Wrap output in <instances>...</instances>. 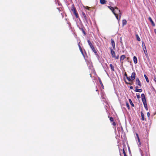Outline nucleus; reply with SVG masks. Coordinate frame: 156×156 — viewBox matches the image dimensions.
<instances>
[{"instance_id": "obj_35", "label": "nucleus", "mask_w": 156, "mask_h": 156, "mask_svg": "<svg viewBox=\"0 0 156 156\" xmlns=\"http://www.w3.org/2000/svg\"><path fill=\"white\" fill-rule=\"evenodd\" d=\"M100 83L101 84V85H102L103 86V84H102V83L101 82V80L100 81Z\"/></svg>"}, {"instance_id": "obj_13", "label": "nucleus", "mask_w": 156, "mask_h": 156, "mask_svg": "<svg viewBox=\"0 0 156 156\" xmlns=\"http://www.w3.org/2000/svg\"><path fill=\"white\" fill-rule=\"evenodd\" d=\"M121 15H122V13L120 11L118 13V15H119V19H117L118 21H119L120 20V18H121Z\"/></svg>"}, {"instance_id": "obj_23", "label": "nucleus", "mask_w": 156, "mask_h": 156, "mask_svg": "<svg viewBox=\"0 0 156 156\" xmlns=\"http://www.w3.org/2000/svg\"><path fill=\"white\" fill-rule=\"evenodd\" d=\"M108 7L112 11H112H113V10L114 9V8H113L111 6H108Z\"/></svg>"}, {"instance_id": "obj_24", "label": "nucleus", "mask_w": 156, "mask_h": 156, "mask_svg": "<svg viewBox=\"0 0 156 156\" xmlns=\"http://www.w3.org/2000/svg\"><path fill=\"white\" fill-rule=\"evenodd\" d=\"M110 66L111 69L112 71H114V67L112 64H110Z\"/></svg>"}, {"instance_id": "obj_37", "label": "nucleus", "mask_w": 156, "mask_h": 156, "mask_svg": "<svg viewBox=\"0 0 156 156\" xmlns=\"http://www.w3.org/2000/svg\"><path fill=\"white\" fill-rule=\"evenodd\" d=\"M113 125H114V126L115 125V122H113Z\"/></svg>"}, {"instance_id": "obj_14", "label": "nucleus", "mask_w": 156, "mask_h": 156, "mask_svg": "<svg viewBox=\"0 0 156 156\" xmlns=\"http://www.w3.org/2000/svg\"><path fill=\"white\" fill-rule=\"evenodd\" d=\"M141 114L142 117V119L143 120H144L145 119H144V115L143 113L142 112H141Z\"/></svg>"}, {"instance_id": "obj_22", "label": "nucleus", "mask_w": 156, "mask_h": 156, "mask_svg": "<svg viewBox=\"0 0 156 156\" xmlns=\"http://www.w3.org/2000/svg\"><path fill=\"white\" fill-rule=\"evenodd\" d=\"M74 14L75 15L76 17V18H78V14L76 12L75 10H74Z\"/></svg>"}, {"instance_id": "obj_19", "label": "nucleus", "mask_w": 156, "mask_h": 156, "mask_svg": "<svg viewBox=\"0 0 156 156\" xmlns=\"http://www.w3.org/2000/svg\"><path fill=\"white\" fill-rule=\"evenodd\" d=\"M129 103H130V104L131 105V106H133V107L134 106V105L133 104V103H132V102L131 100L130 99H129Z\"/></svg>"}, {"instance_id": "obj_38", "label": "nucleus", "mask_w": 156, "mask_h": 156, "mask_svg": "<svg viewBox=\"0 0 156 156\" xmlns=\"http://www.w3.org/2000/svg\"><path fill=\"white\" fill-rule=\"evenodd\" d=\"M125 75L126 76V77H127V74H126V73H125Z\"/></svg>"}, {"instance_id": "obj_30", "label": "nucleus", "mask_w": 156, "mask_h": 156, "mask_svg": "<svg viewBox=\"0 0 156 156\" xmlns=\"http://www.w3.org/2000/svg\"><path fill=\"white\" fill-rule=\"evenodd\" d=\"M123 152L124 154V156H125V155H126V153H125L124 149H123Z\"/></svg>"}, {"instance_id": "obj_25", "label": "nucleus", "mask_w": 156, "mask_h": 156, "mask_svg": "<svg viewBox=\"0 0 156 156\" xmlns=\"http://www.w3.org/2000/svg\"><path fill=\"white\" fill-rule=\"evenodd\" d=\"M142 99L145 98L144 94H141Z\"/></svg>"}, {"instance_id": "obj_39", "label": "nucleus", "mask_w": 156, "mask_h": 156, "mask_svg": "<svg viewBox=\"0 0 156 156\" xmlns=\"http://www.w3.org/2000/svg\"><path fill=\"white\" fill-rule=\"evenodd\" d=\"M146 110H147V108H146Z\"/></svg>"}, {"instance_id": "obj_6", "label": "nucleus", "mask_w": 156, "mask_h": 156, "mask_svg": "<svg viewBox=\"0 0 156 156\" xmlns=\"http://www.w3.org/2000/svg\"><path fill=\"white\" fill-rule=\"evenodd\" d=\"M148 20L150 21V22L151 23L152 25L153 26H155V24L154 23V22L152 20L151 18L150 17H149L148 18Z\"/></svg>"}, {"instance_id": "obj_41", "label": "nucleus", "mask_w": 156, "mask_h": 156, "mask_svg": "<svg viewBox=\"0 0 156 156\" xmlns=\"http://www.w3.org/2000/svg\"><path fill=\"white\" fill-rule=\"evenodd\" d=\"M87 8H89V7H87Z\"/></svg>"}, {"instance_id": "obj_4", "label": "nucleus", "mask_w": 156, "mask_h": 156, "mask_svg": "<svg viewBox=\"0 0 156 156\" xmlns=\"http://www.w3.org/2000/svg\"><path fill=\"white\" fill-rule=\"evenodd\" d=\"M142 44L143 45V49L144 50V53L145 55L147 56V52L146 50V48L145 45L144 44V42H142Z\"/></svg>"}, {"instance_id": "obj_11", "label": "nucleus", "mask_w": 156, "mask_h": 156, "mask_svg": "<svg viewBox=\"0 0 156 156\" xmlns=\"http://www.w3.org/2000/svg\"><path fill=\"white\" fill-rule=\"evenodd\" d=\"M125 58V55H122L120 57V61L123 60L124 58Z\"/></svg>"}, {"instance_id": "obj_36", "label": "nucleus", "mask_w": 156, "mask_h": 156, "mask_svg": "<svg viewBox=\"0 0 156 156\" xmlns=\"http://www.w3.org/2000/svg\"><path fill=\"white\" fill-rule=\"evenodd\" d=\"M130 89H132L133 88V87L132 86L130 87Z\"/></svg>"}, {"instance_id": "obj_34", "label": "nucleus", "mask_w": 156, "mask_h": 156, "mask_svg": "<svg viewBox=\"0 0 156 156\" xmlns=\"http://www.w3.org/2000/svg\"><path fill=\"white\" fill-rule=\"evenodd\" d=\"M154 30L155 33L156 34V29H154Z\"/></svg>"}, {"instance_id": "obj_17", "label": "nucleus", "mask_w": 156, "mask_h": 156, "mask_svg": "<svg viewBox=\"0 0 156 156\" xmlns=\"http://www.w3.org/2000/svg\"><path fill=\"white\" fill-rule=\"evenodd\" d=\"M105 0H100V3L103 4H105Z\"/></svg>"}, {"instance_id": "obj_16", "label": "nucleus", "mask_w": 156, "mask_h": 156, "mask_svg": "<svg viewBox=\"0 0 156 156\" xmlns=\"http://www.w3.org/2000/svg\"><path fill=\"white\" fill-rule=\"evenodd\" d=\"M91 49L95 53V54H97V51H96V50H95L94 48V47H91Z\"/></svg>"}, {"instance_id": "obj_10", "label": "nucleus", "mask_w": 156, "mask_h": 156, "mask_svg": "<svg viewBox=\"0 0 156 156\" xmlns=\"http://www.w3.org/2000/svg\"><path fill=\"white\" fill-rule=\"evenodd\" d=\"M133 60L135 64H136L137 62V59L136 56L133 57Z\"/></svg>"}, {"instance_id": "obj_9", "label": "nucleus", "mask_w": 156, "mask_h": 156, "mask_svg": "<svg viewBox=\"0 0 156 156\" xmlns=\"http://www.w3.org/2000/svg\"><path fill=\"white\" fill-rule=\"evenodd\" d=\"M136 136H137V138L138 139V142L139 143L138 145L139 146H140V145H141V143L140 142V138H139L138 134L137 133H136Z\"/></svg>"}, {"instance_id": "obj_27", "label": "nucleus", "mask_w": 156, "mask_h": 156, "mask_svg": "<svg viewBox=\"0 0 156 156\" xmlns=\"http://www.w3.org/2000/svg\"><path fill=\"white\" fill-rule=\"evenodd\" d=\"M126 106H127V107L128 108V109H129V104H128V103H126Z\"/></svg>"}, {"instance_id": "obj_2", "label": "nucleus", "mask_w": 156, "mask_h": 156, "mask_svg": "<svg viewBox=\"0 0 156 156\" xmlns=\"http://www.w3.org/2000/svg\"><path fill=\"white\" fill-rule=\"evenodd\" d=\"M136 73L133 72L131 74V76L130 77L127 76V79L129 81L132 82V81L135 79V78Z\"/></svg>"}, {"instance_id": "obj_28", "label": "nucleus", "mask_w": 156, "mask_h": 156, "mask_svg": "<svg viewBox=\"0 0 156 156\" xmlns=\"http://www.w3.org/2000/svg\"><path fill=\"white\" fill-rule=\"evenodd\" d=\"M110 120L111 122L113 121V119L112 117H110Z\"/></svg>"}, {"instance_id": "obj_32", "label": "nucleus", "mask_w": 156, "mask_h": 156, "mask_svg": "<svg viewBox=\"0 0 156 156\" xmlns=\"http://www.w3.org/2000/svg\"><path fill=\"white\" fill-rule=\"evenodd\" d=\"M80 51L82 53V54H83V51H82V48L80 49Z\"/></svg>"}, {"instance_id": "obj_15", "label": "nucleus", "mask_w": 156, "mask_h": 156, "mask_svg": "<svg viewBox=\"0 0 156 156\" xmlns=\"http://www.w3.org/2000/svg\"><path fill=\"white\" fill-rule=\"evenodd\" d=\"M87 42L90 48H91L92 47H93L92 44H91V43L90 42V41L89 40H88L87 41Z\"/></svg>"}, {"instance_id": "obj_18", "label": "nucleus", "mask_w": 156, "mask_h": 156, "mask_svg": "<svg viewBox=\"0 0 156 156\" xmlns=\"http://www.w3.org/2000/svg\"><path fill=\"white\" fill-rule=\"evenodd\" d=\"M144 77L145 78L147 82L148 83L149 82V80L148 79V77H147V76L145 74L144 75Z\"/></svg>"}, {"instance_id": "obj_8", "label": "nucleus", "mask_w": 156, "mask_h": 156, "mask_svg": "<svg viewBox=\"0 0 156 156\" xmlns=\"http://www.w3.org/2000/svg\"><path fill=\"white\" fill-rule=\"evenodd\" d=\"M136 89L135 90L136 92H141L142 91V90L141 89H138L139 88L138 87L136 86Z\"/></svg>"}, {"instance_id": "obj_3", "label": "nucleus", "mask_w": 156, "mask_h": 156, "mask_svg": "<svg viewBox=\"0 0 156 156\" xmlns=\"http://www.w3.org/2000/svg\"><path fill=\"white\" fill-rule=\"evenodd\" d=\"M111 53L112 55V56L113 58H114L116 59H118L119 58V56L118 55L117 56H116L115 55V53L114 51H113L112 49H111Z\"/></svg>"}, {"instance_id": "obj_33", "label": "nucleus", "mask_w": 156, "mask_h": 156, "mask_svg": "<svg viewBox=\"0 0 156 156\" xmlns=\"http://www.w3.org/2000/svg\"><path fill=\"white\" fill-rule=\"evenodd\" d=\"M78 46H79L80 49L81 48L80 45L79 44H78Z\"/></svg>"}, {"instance_id": "obj_20", "label": "nucleus", "mask_w": 156, "mask_h": 156, "mask_svg": "<svg viewBox=\"0 0 156 156\" xmlns=\"http://www.w3.org/2000/svg\"><path fill=\"white\" fill-rule=\"evenodd\" d=\"M143 104L147 103L145 98L142 99Z\"/></svg>"}, {"instance_id": "obj_40", "label": "nucleus", "mask_w": 156, "mask_h": 156, "mask_svg": "<svg viewBox=\"0 0 156 156\" xmlns=\"http://www.w3.org/2000/svg\"><path fill=\"white\" fill-rule=\"evenodd\" d=\"M83 15H85V14L84 13H83Z\"/></svg>"}, {"instance_id": "obj_29", "label": "nucleus", "mask_w": 156, "mask_h": 156, "mask_svg": "<svg viewBox=\"0 0 156 156\" xmlns=\"http://www.w3.org/2000/svg\"><path fill=\"white\" fill-rule=\"evenodd\" d=\"M137 98L138 99H139L140 98V96L139 94L137 95H136Z\"/></svg>"}, {"instance_id": "obj_31", "label": "nucleus", "mask_w": 156, "mask_h": 156, "mask_svg": "<svg viewBox=\"0 0 156 156\" xmlns=\"http://www.w3.org/2000/svg\"><path fill=\"white\" fill-rule=\"evenodd\" d=\"M147 116L148 117H149L150 115V113L149 112H147Z\"/></svg>"}, {"instance_id": "obj_21", "label": "nucleus", "mask_w": 156, "mask_h": 156, "mask_svg": "<svg viewBox=\"0 0 156 156\" xmlns=\"http://www.w3.org/2000/svg\"><path fill=\"white\" fill-rule=\"evenodd\" d=\"M136 39H137V40L139 41H140V38L139 37V36L137 34H136Z\"/></svg>"}, {"instance_id": "obj_7", "label": "nucleus", "mask_w": 156, "mask_h": 156, "mask_svg": "<svg viewBox=\"0 0 156 156\" xmlns=\"http://www.w3.org/2000/svg\"><path fill=\"white\" fill-rule=\"evenodd\" d=\"M136 84L138 85L140 87L141 86L140 82L138 78L136 79Z\"/></svg>"}, {"instance_id": "obj_5", "label": "nucleus", "mask_w": 156, "mask_h": 156, "mask_svg": "<svg viewBox=\"0 0 156 156\" xmlns=\"http://www.w3.org/2000/svg\"><path fill=\"white\" fill-rule=\"evenodd\" d=\"M111 42L112 44L113 47V48L114 49H115V44L114 41L113 39H111Z\"/></svg>"}, {"instance_id": "obj_26", "label": "nucleus", "mask_w": 156, "mask_h": 156, "mask_svg": "<svg viewBox=\"0 0 156 156\" xmlns=\"http://www.w3.org/2000/svg\"><path fill=\"white\" fill-rule=\"evenodd\" d=\"M144 105V106L145 108H147V103L143 104Z\"/></svg>"}, {"instance_id": "obj_12", "label": "nucleus", "mask_w": 156, "mask_h": 156, "mask_svg": "<svg viewBox=\"0 0 156 156\" xmlns=\"http://www.w3.org/2000/svg\"><path fill=\"white\" fill-rule=\"evenodd\" d=\"M122 25L123 26L126 25L127 23V21L125 20H124L122 21Z\"/></svg>"}, {"instance_id": "obj_1", "label": "nucleus", "mask_w": 156, "mask_h": 156, "mask_svg": "<svg viewBox=\"0 0 156 156\" xmlns=\"http://www.w3.org/2000/svg\"><path fill=\"white\" fill-rule=\"evenodd\" d=\"M120 10H119L118 8L116 7H115L114 8L113 11H112V12L115 15V17L117 19H119V17H118V13L119 12Z\"/></svg>"}, {"instance_id": "obj_42", "label": "nucleus", "mask_w": 156, "mask_h": 156, "mask_svg": "<svg viewBox=\"0 0 156 156\" xmlns=\"http://www.w3.org/2000/svg\"><path fill=\"white\" fill-rule=\"evenodd\" d=\"M126 156V155H125V156Z\"/></svg>"}]
</instances>
